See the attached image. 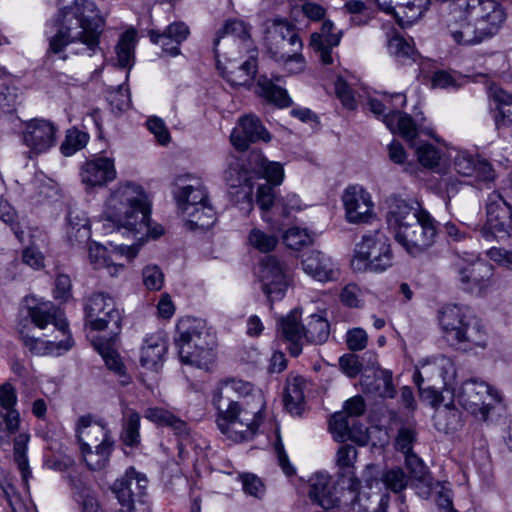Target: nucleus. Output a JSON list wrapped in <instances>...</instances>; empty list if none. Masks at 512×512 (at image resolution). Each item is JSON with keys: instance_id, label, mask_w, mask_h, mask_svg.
<instances>
[{"instance_id": "nucleus-1", "label": "nucleus", "mask_w": 512, "mask_h": 512, "mask_svg": "<svg viewBox=\"0 0 512 512\" xmlns=\"http://www.w3.org/2000/svg\"><path fill=\"white\" fill-rule=\"evenodd\" d=\"M104 214L113 230L138 241L127 247L129 258L136 256L149 237L156 239L164 232L160 225L150 227L151 199L140 185L133 182L121 183L111 192Z\"/></svg>"}, {"instance_id": "nucleus-2", "label": "nucleus", "mask_w": 512, "mask_h": 512, "mask_svg": "<svg viewBox=\"0 0 512 512\" xmlns=\"http://www.w3.org/2000/svg\"><path fill=\"white\" fill-rule=\"evenodd\" d=\"M252 385L236 379L221 381L213 391L212 403L217 409V427L228 439L242 442L251 439L261 421V396L250 403L245 397Z\"/></svg>"}, {"instance_id": "nucleus-3", "label": "nucleus", "mask_w": 512, "mask_h": 512, "mask_svg": "<svg viewBox=\"0 0 512 512\" xmlns=\"http://www.w3.org/2000/svg\"><path fill=\"white\" fill-rule=\"evenodd\" d=\"M103 19L99 15L96 6L89 0H75L72 4L63 8L59 15V28L49 37L48 54L61 55L65 47L76 41L86 45L87 49L94 52L99 44Z\"/></svg>"}, {"instance_id": "nucleus-4", "label": "nucleus", "mask_w": 512, "mask_h": 512, "mask_svg": "<svg viewBox=\"0 0 512 512\" xmlns=\"http://www.w3.org/2000/svg\"><path fill=\"white\" fill-rule=\"evenodd\" d=\"M25 303L28 315L36 327L44 329L48 324H52L55 331L62 336L60 340H58V336H55L53 340H43L22 332V341L30 352L36 355H45L58 350L70 349L72 339L68 334V324L63 312L53 303L39 301L34 296L26 297Z\"/></svg>"}, {"instance_id": "nucleus-5", "label": "nucleus", "mask_w": 512, "mask_h": 512, "mask_svg": "<svg viewBox=\"0 0 512 512\" xmlns=\"http://www.w3.org/2000/svg\"><path fill=\"white\" fill-rule=\"evenodd\" d=\"M439 324L447 341L458 349L468 351L486 346L487 332L466 306H445L440 311Z\"/></svg>"}, {"instance_id": "nucleus-6", "label": "nucleus", "mask_w": 512, "mask_h": 512, "mask_svg": "<svg viewBox=\"0 0 512 512\" xmlns=\"http://www.w3.org/2000/svg\"><path fill=\"white\" fill-rule=\"evenodd\" d=\"M175 345L182 363L208 369L213 363L216 337L204 323L183 320L177 325Z\"/></svg>"}, {"instance_id": "nucleus-7", "label": "nucleus", "mask_w": 512, "mask_h": 512, "mask_svg": "<svg viewBox=\"0 0 512 512\" xmlns=\"http://www.w3.org/2000/svg\"><path fill=\"white\" fill-rule=\"evenodd\" d=\"M394 255L389 238L377 230L365 234L356 244L351 266L359 272H384L393 265Z\"/></svg>"}, {"instance_id": "nucleus-8", "label": "nucleus", "mask_w": 512, "mask_h": 512, "mask_svg": "<svg viewBox=\"0 0 512 512\" xmlns=\"http://www.w3.org/2000/svg\"><path fill=\"white\" fill-rule=\"evenodd\" d=\"M500 401L501 395L489 384L478 379H469L453 392V400L444 406L454 408L458 404L476 418L485 421L494 405Z\"/></svg>"}, {"instance_id": "nucleus-9", "label": "nucleus", "mask_w": 512, "mask_h": 512, "mask_svg": "<svg viewBox=\"0 0 512 512\" xmlns=\"http://www.w3.org/2000/svg\"><path fill=\"white\" fill-rule=\"evenodd\" d=\"M302 41L298 36L295 27L286 20L277 19L269 32L268 51L271 57L277 62L286 65L295 63L296 68L292 72L304 70L305 62L302 54Z\"/></svg>"}, {"instance_id": "nucleus-10", "label": "nucleus", "mask_w": 512, "mask_h": 512, "mask_svg": "<svg viewBox=\"0 0 512 512\" xmlns=\"http://www.w3.org/2000/svg\"><path fill=\"white\" fill-rule=\"evenodd\" d=\"M436 236L435 220L429 212L395 232L396 241L412 256L426 252L434 244Z\"/></svg>"}, {"instance_id": "nucleus-11", "label": "nucleus", "mask_w": 512, "mask_h": 512, "mask_svg": "<svg viewBox=\"0 0 512 512\" xmlns=\"http://www.w3.org/2000/svg\"><path fill=\"white\" fill-rule=\"evenodd\" d=\"M487 220L481 233L487 240L507 239L512 234V206L496 191L492 192L486 204Z\"/></svg>"}, {"instance_id": "nucleus-12", "label": "nucleus", "mask_w": 512, "mask_h": 512, "mask_svg": "<svg viewBox=\"0 0 512 512\" xmlns=\"http://www.w3.org/2000/svg\"><path fill=\"white\" fill-rule=\"evenodd\" d=\"M86 317L92 329H109L117 335L121 325V314L114 300L107 294L94 293L86 304Z\"/></svg>"}, {"instance_id": "nucleus-13", "label": "nucleus", "mask_w": 512, "mask_h": 512, "mask_svg": "<svg viewBox=\"0 0 512 512\" xmlns=\"http://www.w3.org/2000/svg\"><path fill=\"white\" fill-rule=\"evenodd\" d=\"M257 275L270 301L284 297L290 285V274L284 262L274 256H267L260 262Z\"/></svg>"}, {"instance_id": "nucleus-14", "label": "nucleus", "mask_w": 512, "mask_h": 512, "mask_svg": "<svg viewBox=\"0 0 512 512\" xmlns=\"http://www.w3.org/2000/svg\"><path fill=\"white\" fill-rule=\"evenodd\" d=\"M56 125L43 118H35L24 124L22 142L29 149L30 159L46 153L56 144Z\"/></svg>"}, {"instance_id": "nucleus-15", "label": "nucleus", "mask_w": 512, "mask_h": 512, "mask_svg": "<svg viewBox=\"0 0 512 512\" xmlns=\"http://www.w3.org/2000/svg\"><path fill=\"white\" fill-rule=\"evenodd\" d=\"M367 105L369 110L376 117L381 118L393 134L398 133L411 146L415 145L414 141L418 136V129L410 115L399 110H393L376 98H369Z\"/></svg>"}, {"instance_id": "nucleus-16", "label": "nucleus", "mask_w": 512, "mask_h": 512, "mask_svg": "<svg viewBox=\"0 0 512 512\" xmlns=\"http://www.w3.org/2000/svg\"><path fill=\"white\" fill-rule=\"evenodd\" d=\"M147 483L145 475L138 473L133 467L128 468L111 487L120 505L118 512H134L135 501L145 493Z\"/></svg>"}, {"instance_id": "nucleus-17", "label": "nucleus", "mask_w": 512, "mask_h": 512, "mask_svg": "<svg viewBox=\"0 0 512 512\" xmlns=\"http://www.w3.org/2000/svg\"><path fill=\"white\" fill-rule=\"evenodd\" d=\"M454 266L468 292L481 294L492 285L493 267L489 263L475 260L464 265L457 261Z\"/></svg>"}, {"instance_id": "nucleus-18", "label": "nucleus", "mask_w": 512, "mask_h": 512, "mask_svg": "<svg viewBox=\"0 0 512 512\" xmlns=\"http://www.w3.org/2000/svg\"><path fill=\"white\" fill-rule=\"evenodd\" d=\"M342 201L348 222H368L372 217L374 204L370 194L363 187L359 185L347 187L343 193Z\"/></svg>"}, {"instance_id": "nucleus-19", "label": "nucleus", "mask_w": 512, "mask_h": 512, "mask_svg": "<svg viewBox=\"0 0 512 512\" xmlns=\"http://www.w3.org/2000/svg\"><path fill=\"white\" fill-rule=\"evenodd\" d=\"M230 139L237 150L245 151L251 143L259 140L268 142L271 136L259 118L254 115H245L239 119L237 127L231 133Z\"/></svg>"}, {"instance_id": "nucleus-20", "label": "nucleus", "mask_w": 512, "mask_h": 512, "mask_svg": "<svg viewBox=\"0 0 512 512\" xmlns=\"http://www.w3.org/2000/svg\"><path fill=\"white\" fill-rule=\"evenodd\" d=\"M114 159L95 157L86 161L80 170L81 182L89 188L103 187L116 179Z\"/></svg>"}, {"instance_id": "nucleus-21", "label": "nucleus", "mask_w": 512, "mask_h": 512, "mask_svg": "<svg viewBox=\"0 0 512 512\" xmlns=\"http://www.w3.org/2000/svg\"><path fill=\"white\" fill-rule=\"evenodd\" d=\"M453 165L458 174L474 177L479 182L491 183L496 178L495 171L487 160L475 157L465 150L456 151Z\"/></svg>"}, {"instance_id": "nucleus-22", "label": "nucleus", "mask_w": 512, "mask_h": 512, "mask_svg": "<svg viewBox=\"0 0 512 512\" xmlns=\"http://www.w3.org/2000/svg\"><path fill=\"white\" fill-rule=\"evenodd\" d=\"M75 431L80 447L95 446L104 442L113 445L107 422L91 414L78 418Z\"/></svg>"}, {"instance_id": "nucleus-23", "label": "nucleus", "mask_w": 512, "mask_h": 512, "mask_svg": "<svg viewBox=\"0 0 512 512\" xmlns=\"http://www.w3.org/2000/svg\"><path fill=\"white\" fill-rule=\"evenodd\" d=\"M173 194L178 209L183 216L186 214L188 207L193 206L197 208L209 201L206 187L201 179L196 177L179 178Z\"/></svg>"}, {"instance_id": "nucleus-24", "label": "nucleus", "mask_w": 512, "mask_h": 512, "mask_svg": "<svg viewBox=\"0 0 512 512\" xmlns=\"http://www.w3.org/2000/svg\"><path fill=\"white\" fill-rule=\"evenodd\" d=\"M301 264L303 271L317 281L328 282L338 278L337 264L321 251L311 250L303 253Z\"/></svg>"}, {"instance_id": "nucleus-25", "label": "nucleus", "mask_w": 512, "mask_h": 512, "mask_svg": "<svg viewBox=\"0 0 512 512\" xmlns=\"http://www.w3.org/2000/svg\"><path fill=\"white\" fill-rule=\"evenodd\" d=\"M423 213H428V211L423 209L417 201L392 198L389 204L387 220L397 231L421 218Z\"/></svg>"}, {"instance_id": "nucleus-26", "label": "nucleus", "mask_w": 512, "mask_h": 512, "mask_svg": "<svg viewBox=\"0 0 512 512\" xmlns=\"http://www.w3.org/2000/svg\"><path fill=\"white\" fill-rule=\"evenodd\" d=\"M189 33V28L183 22H174L163 33L150 30L149 37L153 43L160 45L164 52L177 56L180 54L179 46L187 39Z\"/></svg>"}, {"instance_id": "nucleus-27", "label": "nucleus", "mask_w": 512, "mask_h": 512, "mask_svg": "<svg viewBox=\"0 0 512 512\" xmlns=\"http://www.w3.org/2000/svg\"><path fill=\"white\" fill-rule=\"evenodd\" d=\"M300 318L301 313L295 309L279 321L281 336L289 344L290 354L295 357L302 352V340L304 339Z\"/></svg>"}, {"instance_id": "nucleus-28", "label": "nucleus", "mask_w": 512, "mask_h": 512, "mask_svg": "<svg viewBox=\"0 0 512 512\" xmlns=\"http://www.w3.org/2000/svg\"><path fill=\"white\" fill-rule=\"evenodd\" d=\"M309 499L328 510L336 507L339 503L337 497L333 495L330 488V477L326 474L318 473L311 477L308 490Z\"/></svg>"}, {"instance_id": "nucleus-29", "label": "nucleus", "mask_w": 512, "mask_h": 512, "mask_svg": "<svg viewBox=\"0 0 512 512\" xmlns=\"http://www.w3.org/2000/svg\"><path fill=\"white\" fill-rule=\"evenodd\" d=\"M429 5L430 0H396L391 10L383 11L391 14L400 25H407L418 20Z\"/></svg>"}, {"instance_id": "nucleus-30", "label": "nucleus", "mask_w": 512, "mask_h": 512, "mask_svg": "<svg viewBox=\"0 0 512 512\" xmlns=\"http://www.w3.org/2000/svg\"><path fill=\"white\" fill-rule=\"evenodd\" d=\"M405 465L409 470L410 479L418 489V494L428 498L433 486V478L424 462L414 453L405 456Z\"/></svg>"}, {"instance_id": "nucleus-31", "label": "nucleus", "mask_w": 512, "mask_h": 512, "mask_svg": "<svg viewBox=\"0 0 512 512\" xmlns=\"http://www.w3.org/2000/svg\"><path fill=\"white\" fill-rule=\"evenodd\" d=\"M166 351V341L161 333L148 336L141 349V365L147 369L157 370L163 362Z\"/></svg>"}, {"instance_id": "nucleus-32", "label": "nucleus", "mask_w": 512, "mask_h": 512, "mask_svg": "<svg viewBox=\"0 0 512 512\" xmlns=\"http://www.w3.org/2000/svg\"><path fill=\"white\" fill-rule=\"evenodd\" d=\"M225 181L232 188H240L248 205L252 203V177L248 170L243 169L238 160L232 162L225 171Z\"/></svg>"}, {"instance_id": "nucleus-33", "label": "nucleus", "mask_w": 512, "mask_h": 512, "mask_svg": "<svg viewBox=\"0 0 512 512\" xmlns=\"http://www.w3.org/2000/svg\"><path fill=\"white\" fill-rule=\"evenodd\" d=\"M184 218L188 229L192 231L207 230L214 225L216 221V212L209 200L197 208L193 206L188 207Z\"/></svg>"}, {"instance_id": "nucleus-34", "label": "nucleus", "mask_w": 512, "mask_h": 512, "mask_svg": "<svg viewBox=\"0 0 512 512\" xmlns=\"http://www.w3.org/2000/svg\"><path fill=\"white\" fill-rule=\"evenodd\" d=\"M73 495L79 504V512H104L96 492L81 478H71Z\"/></svg>"}, {"instance_id": "nucleus-35", "label": "nucleus", "mask_w": 512, "mask_h": 512, "mask_svg": "<svg viewBox=\"0 0 512 512\" xmlns=\"http://www.w3.org/2000/svg\"><path fill=\"white\" fill-rule=\"evenodd\" d=\"M116 336L117 335L113 334V336L109 338L97 337L93 339L92 344L103 358L107 368L122 375L124 373V365L115 348Z\"/></svg>"}, {"instance_id": "nucleus-36", "label": "nucleus", "mask_w": 512, "mask_h": 512, "mask_svg": "<svg viewBox=\"0 0 512 512\" xmlns=\"http://www.w3.org/2000/svg\"><path fill=\"white\" fill-rule=\"evenodd\" d=\"M306 380L301 376H294L287 379L284 404L291 414H300L304 404V390Z\"/></svg>"}, {"instance_id": "nucleus-37", "label": "nucleus", "mask_w": 512, "mask_h": 512, "mask_svg": "<svg viewBox=\"0 0 512 512\" xmlns=\"http://www.w3.org/2000/svg\"><path fill=\"white\" fill-rule=\"evenodd\" d=\"M144 417L158 426L171 428L178 435L188 433L186 422L167 409L150 407L145 410Z\"/></svg>"}, {"instance_id": "nucleus-38", "label": "nucleus", "mask_w": 512, "mask_h": 512, "mask_svg": "<svg viewBox=\"0 0 512 512\" xmlns=\"http://www.w3.org/2000/svg\"><path fill=\"white\" fill-rule=\"evenodd\" d=\"M250 166L255 172L265 178L268 183L279 185L284 178V169L278 162H270L261 154H253L250 159Z\"/></svg>"}, {"instance_id": "nucleus-39", "label": "nucleus", "mask_w": 512, "mask_h": 512, "mask_svg": "<svg viewBox=\"0 0 512 512\" xmlns=\"http://www.w3.org/2000/svg\"><path fill=\"white\" fill-rule=\"evenodd\" d=\"M304 339L308 343L323 344L330 335V324L321 315H310L303 325Z\"/></svg>"}, {"instance_id": "nucleus-40", "label": "nucleus", "mask_w": 512, "mask_h": 512, "mask_svg": "<svg viewBox=\"0 0 512 512\" xmlns=\"http://www.w3.org/2000/svg\"><path fill=\"white\" fill-rule=\"evenodd\" d=\"M258 93L269 103H273L278 107H288L291 99L285 89L277 86L272 79L267 76H260L258 79Z\"/></svg>"}, {"instance_id": "nucleus-41", "label": "nucleus", "mask_w": 512, "mask_h": 512, "mask_svg": "<svg viewBox=\"0 0 512 512\" xmlns=\"http://www.w3.org/2000/svg\"><path fill=\"white\" fill-rule=\"evenodd\" d=\"M113 445L106 442L95 446L80 447L85 463L91 470H102L109 462V456Z\"/></svg>"}, {"instance_id": "nucleus-42", "label": "nucleus", "mask_w": 512, "mask_h": 512, "mask_svg": "<svg viewBox=\"0 0 512 512\" xmlns=\"http://www.w3.org/2000/svg\"><path fill=\"white\" fill-rule=\"evenodd\" d=\"M30 441V434L27 432L19 433L13 440V455L14 460L18 466V469L21 473L22 480L27 486V482L29 477H31V471L29 468L28 458H27V447Z\"/></svg>"}, {"instance_id": "nucleus-43", "label": "nucleus", "mask_w": 512, "mask_h": 512, "mask_svg": "<svg viewBox=\"0 0 512 512\" xmlns=\"http://www.w3.org/2000/svg\"><path fill=\"white\" fill-rule=\"evenodd\" d=\"M366 492H359L353 500V508L360 512H386L390 496L383 494L380 497L376 495L374 499Z\"/></svg>"}, {"instance_id": "nucleus-44", "label": "nucleus", "mask_w": 512, "mask_h": 512, "mask_svg": "<svg viewBox=\"0 0 512 512\" xmlns=\"http://www.w3.org/2000/svg\"><path fill=\"white\" fill-rule=\"evenodd\" d=\"M140 415L133 409H127L123 423L121 439L123 443L130 447H135L140 443Z\"/></svg>"}, {"instance_id": "nucleus-45", "label": "nucleus", "mask_w": 512, "mask_h": 512, "mask_svg": "<svg viewBox=\"0 0 512 512\" xmlns=\"http://www.w3.org/2000/svg\"><path fill=\"white\" fill-rule=\"evenodd\" d=\"M257 72L256 58L251 55L239 67L229 71L228 81L235 86H244L252 82Z\"/></svg>"}, {"instance_id": "nucleus-46", "label": "nucleus", "mask_w": 512, "mask_h": 512, "mask_svg": "<svg viewBox=\"0 0 512 512\" xmlns=\"http://www.w3.org/2000/svg\"><path fill=\"white\" fill-rule=\"evenodd\" d=\"M135 37V31L128 30L122 34L116 46L117 62L122 68L130 67L133 63Z\"/></svg>"}, {"instance_id": "nucleus-47", "label": "nucleus", "mask_w": 512, "mask_h": 512, "mask_svg": "<svg viewBox=\"0 0 512 512\" xmlns=\"http://www.w3.org/2000/svg\"><path fill=\"white\" fill-rule=\"evenodd\" d=\"M349 417L343 412H335L329 419V431L332 434L334 440L338 442H344L347 439L357 440L352 430L349 427Z\"/></svg>"}, {"instance_id": "nucleus-48", "label": "nucleus", "mask_w": 512, "mask_h": 512, "mask_svg": "<svg viewBox=\"0 0 512 512\" xmlns=\"http://www.w3.org/2000/svg\"><path fill=\"white\" fill-rule=\"evenodd\" d=\"M428 372H434L442 379L445 392H449L448 387L452 384L456 376V369L453 361L446 356L436 357L431 365L427 367Z\"/></svg>"}, {"instance_id": "nucleus-49", "label": "nucleus", "mask_w": 512, "mask_h": 512, "mask_svg": "<svg viewBox=\"0 0 512 512\" xmlns=\"http://www.w3.org/2000/svg\"><path fill=\"white\" fill-rule=\"evenodd\" d=\"M231 36L238 38L241 41H246L249 38V29L242 20L231 19L227 20L222 29H220L214 40L215 54L217 55V47L220 43V39L224 36Z\"/></svg>"}, {"instance_id": "nucleus-50", "label": "nucleus", "mask_w": 512, "mask_h": 512, "mask_svg": "<svg viewBox=\"0 0 512 512\" xmlns=\"http://www.w3.org/2000/svg\"><path fill=\"white\" fill-rule=\"evenodd\" d=\"M380 480L386 489L394 493L402 492L407 488L409 483V477L400 467H395L384 471Z\"/></svg>"}, {"instance_id": "nucleus-51", "label": "nucleus", "mask_w": 512, "mask_h": 512, "mask_svg": "<svg viewBox=\"0 0 512 512\" xmlns=\"http://www.w3.org/2000/svg\"><path fill=\"white\" fill-rule=\"evenodd\" d=\"M89 136L87 133H84L78 129H70L67 131L65 140L61 144L60 150L64 156H71L75 154L77 151L83 149L87 142Z\"/></svg>"}, {"instance_id": "nucleus-52", "label": "nucleus", "mask_w": 512, "mask_h": 512, "mask_svg": "<svg viewBox=\"0 0 512 512\" xmlns=\"http://www.w3.org/2000/svg\"><path fill=\"white\" fill-rule=\"evenodd\" d=\"M248 243L258 251L267 253L276 247L278 238L274 234L266 233L260 229L254 228L248 235Z\"/></svg>"}, {"instance_id": "nucleus-53", "label": "nucleus", "mask_w": 512, "mask_h": 512, "mask_svg": "<svg viewBox=\"0 0 512 512\" xmlns=\"http://www.w3.org/2000/svg\"><path fill=\"white\" fill-rule=\"evenodd\" d=\"M387 47L389 53L398 61L410 59L415 54L414 47L398 34L388 38Z\"/></svg>"}, {"instance_id": "nucleus-54", "label": "nucleus", "mask_w": 512, "mask_h": 512, "mask_svg": "<svg viewBox=\"0 0 512 512\" xmlns=\"http://www.w3.org/2000/svg\"><path fill=\"white\" fill-rule=\"evenodd\" d=\"M283 241L291 249H301L313 242V235L306 229L299 227L289 228L283 235Z\"/></svg>"}, {"instance_id": "nucleus-55", "label": "nucleus", "mask_w": 512, "mask_h": 512, "mask_svg": "<svg viewBox=\"0 0 512 512\" xmlns=\"http://www.w3.org/2000/svg\"><path fill=\"white\" fill-rule=\"evenodd\" d=\"M142 280L146 289L159 291L164 284V273L159 266L150 264L143 268Z\"/></svg>"}, {"instance_id": "nucleus-56", "label": "nucleus", "mask_w": 512, "mask_h": 512, "mask_svg": "<svg viewBox=\"0 0 512 512\" xmlns=\"http://www.w3.org/2000/svg\"><path fill=\"white\" fill-rule=\"evenodd\" d=\"M416 441V431L412 426H403L399 429L395 439L396 450L407 454H414L412 451L413 444Z\"/></svg>"}, {"instance_id": "nucleus-57", "label": "nucleus", "mask_w": 512, "mask_h": 512, "mask_svg": "<svg viewBox=\"0 0 512 512\" xmlns=\"http://www.w3.org/2000/svg\"><path fill=\"white\" fill-rule=\"evenodd\" d=\"M310 46L315 52L319 53L323 64L330 65L333 62L331 49L337 45H330L325 41L323 34L312 33L310 37Z\"/></svg>"}, {"instance_id": "nucleus-58", "label": "nucleus", "mask_w": 512, "mask_h": 512, "mask_svg": "<svg viewBox=\"0 0 512 512\" xmlns=\"http://www.w3.org/2000/svg\"><path fill=\"white\" fill-rule=\"evenodd\" d=\"M418 161L424 167H435L439 164L441 155L432 144H421L416 148Z\"/></svg>"}, {"instance_id": "nucleus-59", "label": "nucleus", "mask_w": 512, "mask_h": 512, "mask_svg": "<svg viewBox=\"0 0 512 512\" xmlns=\"http://www.w3.org/2000/svg\"><path fill=\"white\" fill-rule=\"evenodd\" d=\"M368 335L362 328H353L346 334V344L351 351H361L366 348Z\"/></svg>"}, {"instance_id": "nucleus-60", "label": "nucleus", "mask_w": 512, "mask_h": 512, "mask_svg": "<svg viewBox=\"0 0 512 512\" xmlns=\"http://www.w3.org/2000/svg\"><path fill=\"white\" fill-rule=\"evenodd\" d=\"M240 479L245 493L254 497H261L264 494V484L256 475L247 473L241 475Z\"/></svg>"}, {"instance_id": "nucleus-61", "label": "nucleus", "mask_w": 512, "mask_h": 512, "mask_svg": "<svg viewBox=\"0 0 512 512\" xmlns=\"http://www.w3.org/2000/svg\"><path fill=\"white\" fill-rule=\"evenodd\" d=\"M356 458V448L352 445L346 444L338 449L336 454V464L341 469H350L353 467Z\"/></svg>"}, {"instance_id": "nucleus-62", "label": "nucleus", "mask_w": 512, "mask_h": 512, "mask_svg": "<svg viewBox=\"0 0 512 512\" xmlns=\"http://www.w3.org/2000/svg\"><path fill=\"white\" fill-rule=\"evenodd\" d=\"M433 88L440 89H457L461 86L458 79L447 71H436L431 79Z\"/></svg>"}, {"instance_id": "nucleus-63", "label": "nucleus", "mask_w": 512, "mask_h": 512, "mask_svg": "<svg viewBox=\"0 0 512 512\" xmlns=\"http://www.w3.org/2000/svg\"><path fill=\"white\" fill-rule=\"evenodd\" d=\"M75 220L76 221H74L73 212H69V215H68V221H69L68 236H69V238L70 239L72 238V236L74 235V232H75V236H77L79 234V236L81 238H88L89 237L88 219L84 215H82L81 217L76 215Z\"/></svg>"}, {"instance_id": "nucleus-64", "label": "nucleus", "mask_w": 512, "mask_h": 512, "mask_svg": "<svg viewBox=\"0 0 512 512\" xmlns=\"http://www.w3.org/2000/svg\"><path fill=\"white\" fill-rule=\"evenodd\" d=\"M335 93L346 108H355L356 102L353 91L341 77L335 82Z\"/></svg>"}]
</instances>
